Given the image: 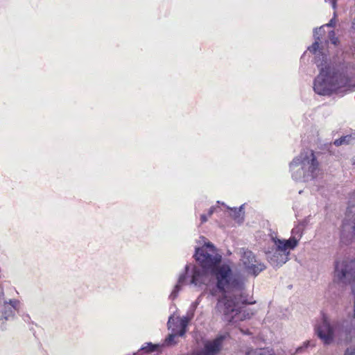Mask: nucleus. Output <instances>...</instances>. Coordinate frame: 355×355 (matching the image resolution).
Returning a JSON list of instances; mask_svg holds the SVG:
<instances>
[{
    "label": "nucleus",
    "instance_id": "f257e3e1",
    "mask_svg": "<svg viewBox=\"0 0 355 355\" xmlns=\"http://www.w3.org/2000/svg\"><path fill=\"white\" fill-rule=\"evenodd\" d=\"M196 260L207 270H210L217 280V287L225 292L224 296L217 303L216 309L227 320H231L241 312L246 300L242 296L241 287L232 280L230 267L218 266L220 256L216 253L214 245L208 243L198 248L195 254Z\"/></svg>",
    "mask_w": 355,
    "mask_h": 355
},
{
    "label": "nucleus",
    "instance_id": "f03ea898",
    "mask_svg": "<svg viewBox=\"0 0 355 355\" xmlns=\"http://www.w3.org/2000/svg\"><path fill=\"white\" fill-rule=\"evenodd\" d=\"M315 330L316 335L325 345L347 342L350 335L346 321L331 320L326 315H323Z\"/></svg>",
    "mask_w": 355,
    "mask_h": 355
},
{
    "label": "nucleus",
    "instance_id": "7ed1b4c3",
    "mask_svg": "<svg viewBox=\"0 0 355 355\" xmlns=\"http://www.w3.org/2000/svg\"><path fill=\"white\" fill-rule=\"evenodd\" d=\"M324 56L319 53L316 56L315 62L320 68V74L317 77L314 83V90L320 95H329L333 92L336 91V87L334 83L329 79H331V74L329 72V67L324 62L323 64Z\"/></svg>",
    "mask_w": 355,
    "mask_h": 355
},
{
    "label": "nucleus",
    "instance_id": "20e7f679",
    "mask_svg": "<svg viewBox=\"0 0 355 355\" xmlns=\"http://www.w3.org/2000/svg\"><path fill=\"white\" fill-rule=\"evenodd\" d=\"M272 239L276 246V250L270 258V262L275 266H282L288 260L290 251L297 246L298 241L294 237L288 240L277 238Z\"/></svg>",
    "mask_w": 355,
    "mask_h": 355
},
{
    "label": "nucleus",
    "instance_id": "39448f33",
    "mask_svg": "<svg viewBox=\"0 0 355 355\" xmlns=\"http://www.w3.org/2000/svg\"><path fill=\"white\" fill-rule=\"evenodd\" d=\"M334 282L342 287L355 282V261L338 262L335 267Z\"/></svg>",
    "mask_w": 355,
    "mask_h": 355
},
{
    "label": "nucleus",
    "instance_id": "423d86ee",
    "mask_svg": "<svg viewBox=\"0 0 355 355\" xmlns=\"http://www.w3.org/2000/svg\"><path fill=\"white\" fill-rule=\"evenodd\" d=\"M188 324V320L186 318H174L170 317L168 325L169 329H172V332L166 338L165 343L167 345L175 344L174 338L177 336H182L185 331Z\"/></svg>",
    "mask_w": 355,
    "mask_h": 355
},
{
    "label": "nucleus",
    "instance_id": "0eeeda50",
    "mask_svg": "<svg viewBox=\"0 0 355 355\" xmlns=\"http://www.w3.org/2000/svg\"><path fill=\"white\" fill-rule=\"evenodd\" d=\"M241 253V262L248 273L257 275L264 269V265L256 260L251 251L242 249Z\"/></svg>",
    "mask_w": 355,
    "mask_h": 355
},
{
    "label": "nucleus",
    "instance_id": "6e6552de",
    "mask_svg": "<svg viewBox=\"0 0 355 355\" xmlns=\"http://www.w3.org/2000/svg\"><path fill=\"white\" fill-rule=\"evenodd\" d=\"M331 78L329 80L337 87L336 91L355 90V77L349 78L344 74L336 73L331 74Z\"/></svg>",
    "mask_w": 355,
    "mask_h": 355
},
{
    "label": "nucleus",
    "instance_id": "1a4fd4ad",
    "mask_svg": "<svg viewBox=\"0 0 355 355\" xmlns=\"http://www.w3.org/2000/svg\"><path fill=\"white\" fill-rule=\"evenodd\" d=\"M310 156H311V159L310 160L309 159L304 160L302 162V164L301 166L296 165L295 161H294L293 162L291 163V167L293 169H295V166L297 168H296V174H293V176L295 179L298 180L302 177V174L304 173V168H308L309 171L311 174H313L314 173V171L316 170V168L318 167V162L315 159L314 155L313 153H311ZM304 176V174H303V177Z\"/></svg>",
    "mask_w": 355,
    "mask_h": 355
},
{
    "label": "nucleus",
    "instance_id": "9d476101",
    "mask_svg": "<svg viewBox=\"0 0 355 355\" xmlns=\"http://www.w3.org/2000/svg\"><path fill=\"white\" fill-rule=\"evenodd\" d=\"M349 203L351 204L350 211L355 212V191L351 195ZM342 236L348 239L355 236V217L352 221L343 225Z\"/></svg>",
    "mask_w": 355,
    "mask_h": 355
},
{
    "label": "nucleus",
    "instance_id": "9b49d317",
    "mask_svg": "<svg viewBox=\"0 0 355 355\" xmlns=\"http://www.w3.org/2000/svg\"><path fill=\"white\" fill-rule=\"evenodd\" d=\"M223 340V336H219L212 340L206 342L202 353L205 355H216L222 349Z\"/></svg>",
    "mask_w": 355,
    "mask_h": 355
},
{
    "label": "nucleus",
    "instance_id": "f8f14e48",
    "mask_svg": "<svg viewBox=\"0 0 355 355\" xmlns=\"http://www.w3.org/2000/svg\"><path fill=\"white\" fill-rule=\"evenodd\" d=\"M17 304V301H10L9 304L4 303L0 308V324H3L4 320H8L12 315V308Z\"/></svg>",
    "mask_w": 355,
    "mask_h": 355
},
{
    "label": "nucleus",
    "instance_id": "ddd939ff",
    "mask_svg": "<svg viewBox=\"0 0 355 355\" xmlns=\"http://www.w3.org/2000/svg\"><path fill=\"white\" fill-rule=\"evenodd\" d=\"M190 283L195 284V285L204 284V280L202 278L200 272L199 270H196V268H194V270L193 271L191 278L190 280Z\"/></svg>",
    "mask_w": 355,
    "mask_h": 355
},
{
    "label": "nucleus",
    "instance_id": "4468645a",
    "mask_svg": "<svg viewBox=\"0 0 355 355\" xmlns=\"http://www.w3.org/2000/svg\"><path fill=\"white\" fill-rule=\"evenodd\" d=\"M322 29V27H320L318 29H316L315 31L314 36L315 37V42L313 44V45L311 47L309 48V50L313 53H316L319 47V42H318L319 37H318L317 35L318 34H321Z\"/></svg>",
    "mask_w": 355,
    "mask_h": 355
},
{
    "label": "nucleus",
    "instance_id": "2eb2a0df",
    "mask_svg": "<svg viewBox=\"0 0 355 355\" xmlns=\"http://www.w3.org/2000/svg\"><path fill=\"white\" fill-rule=\"evenodd\" d=\"M245 355H273L268 349H256L248 351Z\"/></svg>",
    "mask_w": 355,
    "mask_h": 355
},
{
    "label": "nucleus",
    "instance_id": "dca6fc26",
    "mask_svg": "<svg viewBox=\"0 0 355 355\" xmlns=\"http://www.w3.org/2000/svg\"><path fill=\"white\" fill-rule=\"evenodd\" d=\"M351 137L349 136H345L343 137H341L340 139H336L334 141V144L337 146L343 145V144H347L349 143Z\"/></svg>",
    "mask_w": 355,
    "mask_h": 355
},
{
    "label": "nucleus",
    "instance_id": "f3484780",
    "mask_svg": "<svg viewBox=\"0 0 355 355\" xmlns=\"http://www.w3.org/2000/svg\"><path fill=\"white\" fill-rule=\"evenodd\" d=\"M185 281V276L184 275H180L178 279V284L175 286V290L178 291L180 286L181 284H182ZM176 291H175L173 294H175Z\"/></svg>",
    "mask_w": 355,
    "mask_h": 355
},
{
    "label": "nucleus",
    "instance_id": "a211bd4d",
    "mask_svg": "<svg viewBox=\"0 0 355 355\" xmlns=\"http://www.w3.org/2000/svg\"><path fill=\"white\" fill-rule=\"evenodd\" d=\"M157 348V345H149V347H145L144 349H145L147 352H153V351H155Z\"/></svg>",
    "mask_w": 355,
    "mask_h": 355
},
{
    "label": "nucleus",
    "instance_id": "6ab92c4d",
    "mask_svg": "<svg viewBox=\"0 0 355 355\" xmlns=\"http://www.w3.org/2000/svg\"><path fill=\"white\" fill-rule=\"evenodd\" d=\"M345 355H355V347L348 349Z\"/></svg>",
    "mask_w": 355,
    "mask_h": 355
},
{
    "label": "nucleus",
    "instance_id": "aec40b11",
    "mask_svg": "<svg viewBox=\"0 0 355 355\" xmlns=\"http://www.w3.org/2000/svg\"><path fill=\"white\" fill-rule=\"evenodd\" d=\"M201 220H202V222H205L207 221V217L205 216V215H202L201 216Z\"/></svg>",
    "mask_w": 355,
    "mask_h": 355
},
{
    "label": "nucleus",
    "instance_id": "412c9836",
    "mask_svg": "<svg viewBox=\"0 0 355 355\" xmlns=\"http://www.w3.org/2000/svg\"><path fill=\"white\" fill-rule=\"evenodd\" d=\"M352 28L355 30V18L354 19V21L352 22Z\"/></svg>",
    "mask_w": 355,
    "mask_h": 355
},
{
    "label": "nucleus",
    "instance_id": "4be33fe9",
    "mask_svg": "<svg viewBox=\"0 0 355 355\" xmlns=\"http://www.w3.org/2000/svg\"><path fill=\"white\" fill-rule=\"evenodd\" d=\"M212 213H213V209H211L209 211V216H210V215H211V214H212Z\"/></svg>",
    "mask_w": 355,
    "mask_h": 355
},
{
    "label": "nucleus",
    "instance_id": "5701e85b",
    "mask_svg": "<svg viewBox=\"0 0 355 355\" xmlns=\"http://www.w3.org/2000/svg\"><path fill=\"white\" fill-rule=\"evenodd\" d=\"M332 43H333L334 44H336V39H335V40H332Z\"/></svg>",
    "mask_w": 355,
    "mask_h": 355
},
{
    "label": "nucleus",
    "instance_id": "b1692460",
    "mask_svg": "<svg viewBox=\"0 0 355 355\" xmlns=\"http://www.w3.org/2000/svg\"><path fill=\"white\" fill-rule=\"evenodd\" d=\"M242 209H243V206H241V207H240L239 211V213H240V212H241Z\"/></svg>",
    "mask_w": 355,
    "mask_h": 355
},
{
    "label": "nucleus",
    "instance_id": "393cba45",
    "mask_svg": "<svg viewBox=\"0 0 355 355\" xmlns=\"http://www.w3.org/2000/svg\"><path fill=\"white\" fill-rule=\"evenodd\" d=\"M301 349H302V347H298V348L297 349L296 352H299L300 350H301Z\"/></svg>",
    "mask_w": 355,
    "mask_h": 355
},
{
    "label": "nucleus",
    "instance_id": "a878e982",
    "mask_svg": "<svg viewBox=\"0 0 355 355\" xmlns=\"http://www.w3.org/2000/svg\"><path fill=\"white\" fill-rule=\"evenodd\" d=\"M327 26H331V23H329V24H327Z\"/></svg>",
    "mask_w": 355,
    "mask_h": 355
},
{
    "label": "nucleus",
    "instance_id": "bb28decb",
    "mask_svg": "<svg viewBox=\"0 0 355 355\" xmlns=\"http://www.w3.org/2000/svg\"><path fill=\"white\" fill-rule=\"evenodd\" d=\"M188 269H189V266H187V267H186V271H187V272L188 271Z\"/></svg>",
    "mask_w": 355,
    "mask_h": 355
}]
</instances>
